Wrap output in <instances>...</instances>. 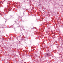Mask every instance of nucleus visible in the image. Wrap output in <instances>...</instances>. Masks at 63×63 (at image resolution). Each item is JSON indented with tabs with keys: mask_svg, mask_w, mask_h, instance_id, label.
<instances>
[{
	"mask_svg": "<svg viewBox=\"0 0 63 63\" xmlns=\"http://www.w3.org/2000/svg\"><path fill=\"white\" fill-rule=\"evenodd\" d=\"M47 55H49V54L47 53Z\"/></svg>",
	"mask_w": 63,
	"mask_h": 63,
	"instance_id": "nucleus-1",
	"label": "nucleus"
}]
</instances>
